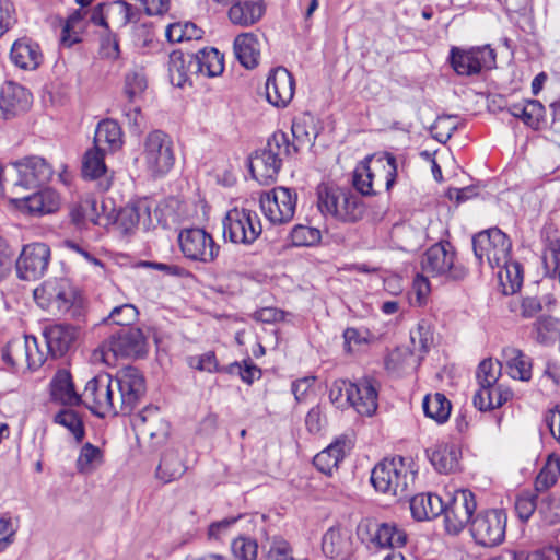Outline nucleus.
Segmentation results:
<instances>
[{
	"mask_svg": "<svg viewBox=\"0 0 560 560\" xmlns=\"http://www.w3.org/2000/svg\"><path fill=\"white\" fill-rule=\"evenodd\" d=\"M37 303L55 314L78 323L85 320V304L80 290L68 278H52L34 290Z\"/></svg>",
	"mask_w": 560,
	"mask_h": 560,
	"instance_id": "nucleus-1",
	"label": "nucleus"
},
{
	"mask_svg": "<svg viewBox=\"0 0 560 560\" xmlns=\"http://www.w3.org/2000/svg\"><path fill=\"white\" fill-rule=\"evenodd\" d=\"M317 207L325 215L345 223H355L365 213L362 198L350 189L322 183L317 186Z\"/></svg>",
	"mask_w": 560,
	"mask_h": 560,
	"instance_id": "nucleus-2",
	"label": "nucleus"
},
{
	"mask_svg": "<svg viewBox=\"0 0 560 560\" xmlns=\"http://www.w3.org/2000/svg\"><path fill=\"white\" fill-rule=\"evenodd\" d=\"M371 482L376 491L406 499L415 483V472L407 467L401 456L385 458L372 470Z\"/></svg>",
	"mask_w": 560,
	"mask_h": 560,
	"instance_id": "nucleus-3",
	"label": "nucleus"
},
{
	"mask_svg": "<svg viewBox=\"0 0 560 560\" xmlns=\"http://www.w3.org/2000/svg\"><path fill=\"white\" fill-rule=\"evenodd\" d=\"M103 360L140 359L147 354V339L138 327H122L113 332L101 346Z\"/></svg>",
	"mask_w": 560,
	"mask_h": 560,
	"instance_id": "nucleus-4",
	"label": "nucleus"
},
{
	"mask_svg": "<svg viewBox=\"0 0 560 560\" xmlns=\"http://www.w3.org/2000/svg\"><path fill=\"white\" fill-rule=\"evenodd\" d=\"M472 250L479 266L487 262L494 269L506 264L511 256L512 242L499 228H490L472 236Z\"/></svg>",
	"mask_w": 560,
	"mask_h": 560,
	"instance_id": "nucleus-5",
	"label": "nucleus"
},
{
	"mask_svg": "<svg viewBox=\"0 0 560 560\" xmlns=\"http://www.w3.org/2000/svg\"><path fill=\"white\" fill-rule=\"evenodd\" d=\"M115 388L114 378L109 374H98L86 383L81 402L98 418L121 415L116 404Z\"/></svg>",
	"mask_w": 560,
	"mask_h": 560,
	"instance_id": "nucleus-6",
	"label": "nucleus"
},
{
	"mask_svg": "<svg viewBox=\"0 0 560 560\" xmlns=\"http://www.w3.org/2000/svg\"><path fill=\"white\" fill-rule=\"evenodd\" d=\"M224 241L233 244L252 245L261 234L258 214L249 209L233 208L222 220Z\"/></svg>",
	"mask_w": 560,
	"mask_h": 560,
	"instance_id": "nucleus-7",
	"label": "nucleus"
},
{
	"mask_svg": "<svg viewBox=\"0 0 560 560\" xmlns=\"http://www.w3.org/2000/svg\"><path fill=\"white\" fill-rule=\"evenodd\" d=\"M142 156L152 176L167 174L175 163L171 137L161 130L151 131L144 139Z\"/></svg>",
	"mask_w": 560,
	"mask_h": 560,
	"instance_id": "nucleus-8",
	"label": "nucleus"
},
{
	"mask_svg": "<svg viewBox=\"0 0 560 560\" xmlns=\"http://www.w3.org/2000/svg\"><path fill=\"white\" fill-rule=\"evenodd\" d=\"M455 248L450 242H440L429 247L421 256V269L427 276H448L453 280L463 279L466 269L455 264Z\"/></svg>",
	"mask_w": 560,
	"mask_h": 560,
	"instance_id": "nucleus-9",
	"label": "nucleus"
},
{
	"mask_svg": "<svg viewBox=\"0 0 560 560\" xmlns=\"http://www.w3.org/2000/svg\"><path fill=\"white\" fill-rule=\"evenodd\" d=\"M114 383L117 392L116 404L121 415H130L147 392L143 374L139 369L128 365L117 372Z\"/></svg>",
	"mask_w": 560,
	"mask_h": 560,
	"instance_id": "nucleus-10",
	"label": "nucleus"
},
{
	"mask_svg": "<svg viewBox=\"0 0 560 560\" xmlns=\"http://www.w3.org/2000/svg\"><path fill=\"white\" fill-rule=\"evenodd\" d=\"M506 520V513L501 509L477 513L469 526L475 542L482 547L500 545L505 537Z\"/></svg>",
	"mask_w": 560,
	"mask_h": 560,
	"instance_id": "nucleus-11",
	"label": "nucleus"
},
{
	"mask_svg": "<svg viewBox=\"0 0 560 560\" xmlns=\"http://www.w3.org/2000/svg\"><path fill=\"white\" fill-rule=\"evenodd\" d=\"M178 244L184 257L191 261L210 264L220 253V245L201 228L183 229L178 235Z\"/></svg>",
	"mask_w": 560,
	"mask_h": 560,
	"instance_id": "nucleus-12",
	"label": "nucleus"
},
{
	"mask_svg": "<svg viewBox=\"0 0 560 560\" xmlns=\"http://www.w3.org/2000/svg\"><path fill=\"white\" fill-rule=\"evenodd\" d=\"M477 502L475 494L468 489L455 491L447 504H444V526L448 535L457 536L474 520Z\"/></svg>",
	"mask_w": 560,
	"mask_h": 560,
	"instance_id": "nucleus-13",
	"label": "nucleus"
},
{
	"mask_svg": "<svg viewBox=\"0 0 560 560\" xmlns=\"http://www.w3.org/2000/svg\"><path fill=\"white\" fill-rule=\"evenodd\" d=\"M51 252L47 244L35 242L23 246L15 260V271L19 279L35 281L45 276Z\"/></svg>",
	"mask_w": 560,
	"mask_h": 560,
	"instance_id": "nucleus-14",
	"label": "nucleus"
},
{
	"mask_svg": "<svg viewBox=\"0 0 560 560\" xmlns=\"http://www.w3.org/2000/svg\"><path fill=\"white\" fill-rule=\"evenodd\" d=\"M450 62L458 75L471 77L495 66V52L489 46L474 47L468 50L452 47Z\"/></svg>",
	"mask_w": 560,
	"mask_h": 560,
	"instance_id": "nucleus-15",
	"label": "nucleus"
},
{
	"mask_svg": "<svg viewBox=\"0 0 560 560\" xmlns=\"http://www.w3.org/2000/svg\"><path fill=\"white\" fill-rule=\"evenodd\" d=\"M10 165L19 176L13 185V190L37 188L47 184L54 175L52 166L39 155H27L10 162ZM13 192L15 194V191Z\"/></svg>",
	"mask_w": 560,
	"mask_h": 560,
	"instance_id": "nucleus-16",
	"label": "nucleus"
},
{
	"mask_svg": "<svg viewBox=\"0 0 560 560\" xmlns=\"http://www.w3.org/2000/svg\"><path fill=\"white\" fill-rule=\"evenodd\" d=\"M296 192L287 187H276L261 196L260 208L272 224H285L295 213Z\"/></svg>",
	"mask_w": 560,
	"mask_h": 560,
	"instance_id": "nucleus-17",
	"label": "nucleus"
},
{
	"mask_svg": "<svg viewBox=\"0 0 560 560\" xmlns=\"http://www.w3.org/2000/svg\"><path fill=\"white\" fill-rule=\"evenodd\" d=\"M267 101L275 107H285L293 98L295 82L284 67L272 69L266 81Z\"/></svg>",
	"mask_w": 560,
	"mask_h": 560,
	"instance_id": "nucleus-18",
	"label": "nucleus"
},
{
	"mask_svg": "<svg viewBox=\"0 0 560 560\" xmlns=\"http://www.w3.org/2000/svg\"><path fill=\"white\" fill-rule=\"evenodd\" d=\"M77 324H54L45 327L43 336L48 353L52 358L63 357L70 351L78 338L79 327L81 323Z\"/></svg>",
	"mask_w": 560,
	"mask_h": 560,
	"instance_id": "nucleus-19",
	"label": "nucleus"
},
{
	"mask_svg": "<svg viewBox=\"0 0 560 560\" xmlns=\"http://www.w3.org/2000/svg\"><path fill=\"white\" fill-rule=\"evenodd\" d=\"M31 93L22 85L5 82L0 88V118L8 120L26 112L32 103Z\"/></svg>",
	"mask_w": 560,
	"mask_h": 560,
	"instance_id": "nucleus-20",
	"label": "nucleus"
},
{
	"mask_svg": "<svg viewBox=\"0 0 560 560\" xmlns=\"http://www.w3.org/2000/svg\"><path fill=\"white\" fill-rule=\"evenodd\" d=\"M557 300L552 294L525 295L513 298L508 303V308L516 317L522 319L537 318L544 311L550 312Z\"/></svg>",
	"mask_w": 560,
	"mask_h": 560,
	"instance_id": "nucleus-21",
	"label": "nucleus"
},
{
	"mask_svg": "<svg viewBox=\"0 0 560 560\" xmlns=\"http://www.w3.org/2000/svg\"><path fill=\"white\" fill-rule=\"evenodd\" d=\"M132 425L142 435L150 439L163 441L170 433V424L166 422L158 407L147 406L140 412L133 416Z\"/></svg>",
	"mask_w": 560,
	"mask_h": 560,
	"instance_id": "nucleus-22",
	"label": "nucleus"
},
{
	"mask_svg": "<svg viewBox=\"0 0 560 560\" xmlns=\"http://www.w3.org/2000/svg\"><path fill=\"white\" fill-rule=\"evenodd\" d=\"M12 201L32 215L54 213L60 207L59 194L51 188L38 190L30 196L15 197Z\"/></svg>",
	"mask_w": 560,
	"mask_h": 560,
	"instance_id": "nucleus-23",
	"label": "nucleus"
},
{
	"mask_svg": "<svg viewBox=\"0 0 560 560\" xmlns=\"http://www.w3.org/2000/svg\"><path fill=\"white\" fill-rule=\"evenodd\" d=\"M323 552L330 559L348 560L353 553V541L348 528L330 527L322 539Z\"/></svg>",
	"mask_w": 560,
	"mask_h": 560,
	"instance_id": "nucleus-24",
	"label": "nucleus"
},
{
	"mask_svg": "<svg viewBox=\"0 0 560 560\" xmlns=\"http://www.w3.org/2000/svg\"><path fill=\"white\" fill-rule=\"evenodd\" d=\"M378 406V383L374 378L363 377L353 383L352 407L358 413L371 417Z\"/></svg>",
	"mask_w": 560,
	"mask_h": 560,
	"instance_id": "nucleus-25",
	"label": "nucleus"
},
{
	"mask_svg": "<svg viewBox=\"0 0 560 560\" xmlns=\"http://www.w3.org/2000/svg\"><path fill=\"white\" fill-rule=\"evenodd\" d=\"M188 68L195 71L197 75L218 77L224 70V58L218 49L206 47L196 54L189 55Z\"/></svg>",
	"mask_w": 560,
	"mask_h": 560,
	"instance_id": "nucleus-26",
	"label": "nucleus"
},
{
	"mask_svg": "<svg viewBox=\"0 0 560 560\" xmlns=\"http://www.w3.org/2000/svg\"><path fill=\"white\" fill-rule=\"evenodd\" d=\"M282 164L278 162L268 151L264 148L256 150L249 158V171L253 177L262 185L273 183L281 170Z\"/></svg>",
	"mask_w": 560,
	"mask_h": 560,
	"instance_id": "nucleus-27",
	"label": "nucleus"
},
{
	"mask_svg": "<svg viewBox=\"0 0 560 560\" xmlns=\"http://www.w3.org/2000/svg\"><path fill=\"white\" fill-rule=\"evenodd\" d=\"M10 58L15 66L24 70H35L43 62L39 45L27 37L19 38L13 43Z\"/></svg>",
	"mask_w": 560,
	"mask_h": 560,
	"instance_id": "nucleus-28",
	"label": "nucleus"
},
{
	"mask_svg": "<svg viewBox=\"0 0 560 560\" xmlns=\"http://www.w3.org/2000/svg\"><path fill=\"white\" fill-rule=\"evenodd\" d=\"M433 467L440 474H450L458 469L460 450L454 443L436 444L431 451H427Z\"/></svg>",
	"mask_w": 560,
	"mask_h": 560,
	"instance_id": "nucleus-29",
	"label": "nucleus"
},
{
	"mask_svg": "<svg viewBox=\"0 0 560 560\" xmlns=\"http://www.w3.org/2000/svg\"><path fill=\"white\" fill-rule=\"evenodd\" d=\"M50 396L62 405L77 406L81 404L82 395H79L68 370H58L50 382Z\"/></svg>",
	"mask_w": 560,
	"mask_h": 560,
	"instance_id": "nucleus-30",
	"label": "nucleus"
},
{
	"mask_svg": "<svg viewBox=\"0 0 560 560\" xmlns=\"http://www.w3.org/2000/svg\"><path fill=\"white\" fill-rule=\"evenodd\" d=\"M502 359L505 363L509 375L522 382L532 380L533 361L521 349L506 347L502 350Z\"/></svg>",
	"mask_w": 560,
	"mask_h": 560,
	"instance_id": "nucleus-31",
	"label": "nucleus"
},
{
	"mask_svg": "<svg viewBox=\"0 0 560 560\" xmlns=\"http://www.w3.org/2000/svg\"><path fill=\"white\" fill-rule=\"evenodd\" d=\"M513 397V392L503 384H494L479 388L474 396V405L480 411L492 410L502 407Z\"/></svg>",
	"mask_w": 560,
	"mask_h": 560,
	"instance_id": "nucleus-32",
	"label": "nucleus"
},
{
	"mask_svg": "<svg viewBox=\"0 0 560 560\" xmlns=\"http://www.w3.org/2000/svg\"><path fill=\"white\" fill-rule=\"evenodd\" d=\"M373 155L374 159L371 162V170H374L377 175L374 186H384L385 189L389 191L394 187L397 178V159L389 152Z\"/></svg>",
	"mask_w": 560,
	"mask_h": 560,
	"instance_id": "nucleus-33",
	"label": "nucleus"
},
{
	"mask_svg": "<svg viewBox=\"0 0 560 560\" xmlns=\"http://www.w3.org/2000/svg\"><path fill=\"white\" fill-rule=\"evenodd\" d=\"M104 148H93L85 152L82 161V176L89 179H101L100 186L107 190L110 182L104 162Z\"/></svg>",
	"mask_w": 560,
	"mask_h": 560,
	"instance_id": "nucleus-34",
	"label": "nucleus"
},
{
	"mask_svg": "<svg viewBox=\"0 0 560 560\" xmlns=\"http://www.w3.org/2000/svg\"><path fill=\"white\" fill-rule=\"evenodd\" d=\"M368 530L374 529L371 540L381 548H400L406 545L407 535L395 523H369Z\"/></svg>",
	"mask_w": 560,
	"mask_h": 560,
	"instance_id": "nucleus-35",
	"label": "nucleus"
},
{
	"mask_svg": "<svg viewBox=\"0 0 560 560\" xmlns=\"http://www.w3.org/2000/svg\"><path fill=\"white\" fill-rule=\"evenodd\" d=\"M236 58L247 69H254L259 63L260 44L254 33H243L234 39Z\"/></svg>",
	"mask_w": 560,
	"mask_h": 560,
	"instance_id": "nucleus-36",
	"label": "nucleus"
},
{
	"mask_svg": "<svg viewBox=\"0 0 560 560\" xmlns=\"http://www.w3.org/2000/svg\"><path fill=\"white\" fill-rule=\"evenodd\" d=\"M262 1H236L229 10L230 21L240 26H250L258 22L265 14Z\"/></svg>",
	"mask_w": 560,
	"mask_h": 560,
	"instance_id": "nucleus-37",
	"label": "nucleus"
},
{
	"mask_svg": "<svg viewBox=\"0 0 560 560\" xmlns=\"http://www.w3.org/2000/svg\"><path fill=\"white\" fill-rule=\"evenodd\" d=\"M411 515L417 521L438 517L444 511V503L438 494L420 493L410 499Z\"/></svg>",
	"mask_w": 560,
	"mask_h": 560,
	"instance_id": "nucleus-38",
	"label": "nucleus"
},
{
	"mask_svg": "<svg viewBox=\"0 0 560 560\" xmlns=\"http://www.w3.org/2000/svg\"><path fill=\"white\" fill-rule=\"evenodd\" d=\"M187 466L178 450H167L161 457L160 464L156 468L155 476L163 483H170L179 479Z\"/></svg>",
	"mask_w": 560,
	"mask_h": 560,
	"instance_id": "nucleus-39",
	"label": "nucleus"
},
{
	"mask_svg": "<svg viewBox=\"0 0 560 560\" xmlns=\"http://www.w3.org/2000/svg\"><path fill=\"white\" fill-rule=\"evenodd\" d=\"M530 338L539 345H549L560 336V319L550 315H539L530 326Z\"/></svg>",
	"mask_w": 560,
	"mask_h": 560,
	"instance_id": "nucleus-40",
	"label": "nucleus"
},
{
	"mask_svg": "<svg viewBox=\"0 0 560 560\" xmlns=\"http://www.w3.org/2000/svg\"><path fill=\"white\" fill-rule=\"evenodd\" d=\"M346 440L338 439L325 450L315 455L314 466L326 475H331L334 469L338 468L339 463L345 457Z\"/></svg>",
	"mask_w": 560,
	"mask_h": 560,
	"instance_id": "nucleus-41",
	"label": "nucleus"
},
{
	"mask_svg": "<svg viewBox=\"0 0 560 560\" xmlns=\"http://www.w3.org/2000/svg\"><path fill=\"white\" fill-rule=\"evenodd\" d=\"M499 268L498 278L500 285L502 287V292L508 294H514L517 292L524 279V270L522 265L512 260L511 256H509L506 264H502Z\"/></svg>",
	"mask_w": 560,
	"mask_h": 560,
	"instance_id": "nucleus-42",
	"label": "nucleus"
},
{
	"mask_svg": "<svg viewBox=\"0 0 560 560\" xmlns=\"http://www.w3.org/2000/svg\"><path fill=\"white\" fill-rule=\"evenodd\" d=\"M90 11L89 9L80 8L69 15L61 32V43L65 46L71 47L81 42L80 34L85 28V22L89 21Z\"/></svg>",
	"mask_w": 560,
	"mask_h": 560,
	"instance_id": "nucleus-43",
	"label": "nucleus"
},
{
	"mask_svg": "<svg viewBox=\"0 0 560 560\" xmlns=\"http://www.w3.org/2000/svg\"><path fill=\"white\" fill-rule=\"evenodd\" d=\"M71 222L79 229L84 228L88 223L102 225L103 218L97 212V201L93 198H86L71 207Z\"/></svg>",
	"mask_w": 560,
	"mask_h": 560,
	"instance_id": "nucleus-44",
	"label": "nucleus"
},
{
	"mask_svg": "<svg viewBox=\"0 0 560 560\" xmlns=\"http://www.w3.org/2000/svg\"><path fill=\"white\" fill-rule=\"evenodd\" d=\"M374 155H368L362 160L353 171L352 184L353 187L363 196H372L376 194L374 184L377 175L374 170H371V162Z\"/></svg>",
	"mask_w": 560,
	"mask_h": 560,
	"instance_id": "nucleus-45",
	"label": "nucleus"
},
{
	"mask_svg": "<svg viewBox=\"0 0 560 560\" xmlns=\"http://www.w3.org/2000/svg\"><path fill=\"white\" fill-rule=\"evenodd\" d=\"M121 136V129L115 120L104 119L98 122L95 130V148L107 145L110 150L119 149L122 144Z\"/></svg>",
	"mask_w": 560,
	"mask_h": 560,
	"instance_id": "nucleus-46",
	"label": "nucleus"
},
{
	"mask_svg": "<svg viewBox=\"0 0 560 560\" xmlns=\"http://www.w3.org/2000/svg\"><path fill=\"white\" fill-rule=\"evenodd\" d=\"M189 55L191 52H183L174 50L168 56V74L173 85L182 88L188 80L189 75L196 74L195 71L188 68Z\"/></svg>",
	"mask_w": 560,
	"mask_h": 560,
	"instance_id": "nucleus-47",
	"label": "nucleus"
},
{
	"mask_svg": "<svg viewBox=\"0 0 560 560\" xmlns=\"http://www.w3.org/2000/svg\"><path fill=\"white\" fill-rule=\"evenodd\" d=\"M422 407L424 415L438 423H443L448 419L452 408L450 400L441 393L427 395Z\"/></svg>",
	"mask_w": 560,
	"mask_h": 560,
	"instance_id": "nucleus-48",
	"label": "nucleus"
},
{
	"mask_svg": "<svg viewBox=\"0 0 560 560\" xmlns=\"http://www.w3.org/2000/svg\"><path fill=\"white\" fill-rule=\"evenodd\" d=\"M544 245L542 264L545 276L556 277L560 271V237L547 234Z\"/></svg>",
	"mask_w": 560,
	"mask_h": 560,
	"instance_id": "nucleus-49",
	"label": "nucleus"
},
{
	"mask_svg": "<svg viewBox=\"0 0 560 560\" xmlns=\"http://www.w3.org/2000/svg\"><path fill=\"white\" fill-rule=\"evenodd\" d=\"M268 151L278 162L282 164L283 160L291 156L293 152H298L299 148L289 140V136L283 131H276L268 138L264 148Z\"/></svg>",
	"mask_w": 560,
	"mask_h": 560,
	"instance_id": "nucleus-50",
	"label": "nucleus"
},
{
	"mask_svg": "<svg viewBox=\"0 0 560 560\" xmlns=\"http://www.w3.org/2000/svg\"><path fill=\"white\" fill-rule=\"evenodd\" d=\"M28 336L11 339L2 351V359L12 366L26 364Z\"/></svg>",
	"mask_w": 560,
	"mask_h": 560,
	"instance_id": "nucleus-51",
	"label": "nucleus"
},
{
	"mask_svg": "<svg viewBox=\"0 0 560 560\" xmlns=\"http://www.w3.org/2000/svg\"><path fill=\"white\" fill-rule=\"evenodd\" d=\"M147 78L142 69L133 68L125 75L124 93L129 103L141 97L147 89Z\"/></svg>",
	"mask_w": 560,
	"mask_h": 560,
	"instance_id": "nucleus-52",
	"label": "nucleus"
},
{
	"mask_svg": "<svg viewBox=\"0 0 560 560\" xmlns=\"http://www.w3.org/2000/svg\"><path fill=\"white\" fill-rule=\"evenodd\" d=\"M501 374L502 363L499 360H492L491 358L482 360L479 363L476 372V378L479 384V388L498 384Z\"/></svg>",
	"mask_w": 560,
	"mask_h": 560,
	"instance_id": "nucleus-53",
	"label": "nucleus"
},
{
	"mask_svg": "<svg viewBox=\"0 0 560 560\" xmlns=\"http://www.w3.org/2000/svg\"><path fill=\"white\" fill-rule=\"evenodd\" d=\"M144 215L150 219L149 207L143 202H139L122 208L117 215V221L126 232H129L140 223L141 218Z\"/></svg>",
	"mask_w": 560,
	"mask_h": 560,
	"instance_id": "nucleus-54",
	"label": "nucleus"
},
{
	"mask_svg": "<svg viewBox=\"0 0 560 560\" xmlns=\"http://www.w3.org/2000/svg\"><path fill=\"white\" fill-rule=\"evenodd\" d=\"M410 341L413 351L427 353L433 345V331L428 320L422 319L417 327L410 331Z\"/></svg>",
	"mask_w": 560,
	"mask_h": 560,
	"instance_id": "nucleus-55",
	"label": "nucleus"
},
{
	"mask_svg": "<svg viewBox=\"0 0 560 560\" xmlns=\"http://www.w3.org/2000/svg\"><path fill=\"white\" fill-rule=\"evenodd\" d=\"M353 382L348 380L335 381L329 389L330 401L340 409L352 407Z\"/></svg>",
	"mask_w": 560,
	"mask_h": 560,
	"instance_id": "nucleus-56",
	"label": "nucleus"
},
{
	"mask_svg": "<svg viewBox=\"0 0 560 560\" xmlns=\"http://www.w3.org/2000/svg\"><path fill=\"white\" fill-rule=\"evenodd\" d=\"M54 421L67 428L73 434L78 443L83 440L85 434L83 421L75 411L62 409L55 416Z\"/></svg>",
	"mask_w": 560,
	"mask_h": 560,
	"instance_id": "nucleus-57",
	"label": "nucleus"
},
{
	"mask_svg": "<svg viewBox=\"0 0 560 560\" xmlns=\"http://www.w3.org/2000/svg\"><path fill=\"white\" fill-rule=\"evenodd\" d=\"M560 476V460L558 458H548L538 476L535 486L537 491H545L552 487Z\"/></svg>",
	"mask_w": 560,
	"mask_h": 560,
	"instance_id": "nucleus-58",
	"label": "nucleus"
},
{
	"mask_svg": "<svg viewBox=\"0 0 560 560\" xmlns=\"http://www.w3.org/2000/svg\"><path fill=\"white\" fill-rule=\"evenodd\" d=\"M19 527V517H13L10 512L0 514V552L14 542Z\"/></svg>",
	"mask_w": 560,
	"mask_h": 560,
	"instance_id": "nucleus-59",
	"label": "nucleus"
},
{
	"mask_svg": "<svg viewBox=\"0 0 560 560\" xmlns=\"http://www.w3.org/2000/svg\"><path fill=\"white\" fill-rule=\"evenodd\" d=\"M102 462V452L97 446L85 443L77 459V468L79 472L89 474L94 470L95 466Z\"/></svg>",
	"mask_w": 560,
	"mask_h": 560,
	"instance_id": "nucleus-60",
	"label": "nucleus"
},
{
	"mask_svg": "<svg viewBox=\"0 0 560 560\" xmlns=\"http://www.w3.org/2000/svg\"><path fill=\"white\" fill-rule=\"evenodd\" d=\"M138 317V310L132 304H122L112 310L105 323L116 324L122 327H132L131 324Z\"/></svg>",
	"mask_w": 560,
	"mask_h": 560,
	"instance_id": "nucleus-61",
	"label": "nucleus"
},
{
	"mask_svg": "<svg viewBox=\"0 0 560 560\" xmlns=\"http://www.w3.org/2000/svg\"><path fill=\"white\" fill-rule=\"evenodd\" d=\"M456 116L444 115L439 116L431 127L433 137L441 143H446L454 131L457 129V125L454 122Z\"/></svg>",
	"mask_w": 560,
	"mask_h": 560,
	"instance_id": "nucleus-62",
	"label": "nucleus"
},
{
	"mask_svg": "<svg viewBox=\"0 0 560 560\" xmlns=\"http://www.w3.org/2000/svg\"><path fill=\"white\" fill-rule=\"evenodd\" d=\"M225 371L230 374H237L243 382L250 385L254 380L261 376V370L250 360H244L242 363L233 362Z\"/></svg>",
	"mask_w": 560,
	"mask_h": 560,
	"instance_id": "nucleus-63",
	"label": "nucleus"
},
{
	"mask_svg": "<svg viewBox=\"0 0 560 560\" xmlns=\"http://www.w3.org/2000/svg\"><path fill=\"white\" fill-rule=\"evenodd\" d=\"M232 551L240 560H256L258 545L256 540L246 537H238L232 542Z\"/></svg>",
	"mask_w": 560,
	"mask_h": 560,
	"instance_id": "nucleus-64",
	"label": "nucleus"
}]
</instances>
